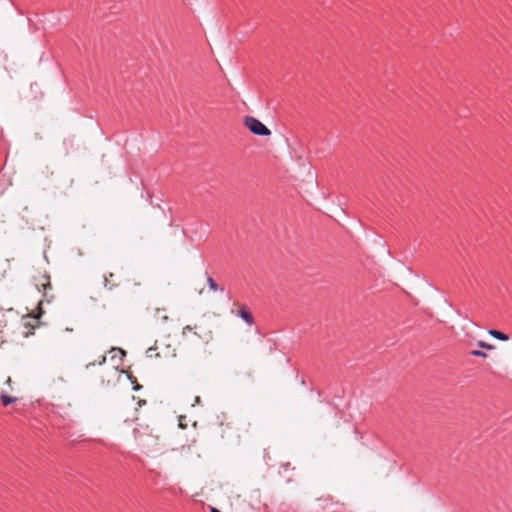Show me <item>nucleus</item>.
I'll return each mask as SVG.
<instances>
[{
    "label": "nucleus",
    "mask_w": 512,
    "mask_h": 512,
    "mask_svg": "<svg viewBox=\"0 0 512 512\" xmlns=\"http://www.w3.org/2000/svg\"><path fill=\"white\" fill-rule=\"evenodd\" d=\"M187 332H192V327L189 325L183 328L182 334L185 335Z\"/></svg>",
    "instance_id": "obj_11"
},
{
    "label": "nucleus",
    "mask_w": 512,
    "mask_h": 512,
    "mask_svg": "<svg viewBox=\"0 0 512 512\" xmlns=\"http://www.w3.org/2000/svg\"><path fill=\"white\" fill-rule=\"evenodd\" d=\"M207 284H208V287L212 290V291H217L219 290V287L218 285L216 284V282L213 280L212 277L210 276H207Z\"/></svg>",
    "instance_id": "obj_6"
},
{
    "label": "nucleus",
    "mask_w": 512,
    "mask_h": 512,
    "mask_svg": "<svg viewBox=\"0 0 512 512\" xmlns=\"http://www.w3.org/2000/svg\"><path fill=\"white\" fill-rule=\"evenodd\" d=\"M57 381H58L59 383H63V382H64V379H63L62 377H59V378L57 379Z\"/></svg>",
    "instance_id": "obj_14"
},
{
    "label": "nucleus",
    "mask_w": 512,
    "mask_h": 512,
    "mask_svg": "<svg viewBox=\"0 0 512 512\" xmlns=\"http://www.w3.org/2000/svg\"><path fill=\"white\" fill-rule=\"evenodd\" d=\"M210 512H221L220 510H218L217 508L215 507H211L210 508Z\"/></svg>",
    "instance_id": "obj_12"
},
{
    "label": "nucleus",
    "mask_w": 512,
    "mask_h": 512,
    "mask_svg": "<svg viewBox=\"0 0 512 512\" xmlns=\"http://www.w3.org/2000/svg\"><path fill=\"white\" fill-rule=\"evenodd\" d=\"M10 383H11V379H10V378H8V379L6 380V384H7V385H10Z\"/></svg>",
    "instance_id": "obj_15"
},
{
    "label": "nucleus",
    "mask_w": 512,
    "mask_h": 512,
    "mask_svg": "<svg viewBox=\"0 0 512 512\" xmlns=\"http://www.w3.org/2000/svg\"><path fill=\"white\" fill-rule=\"evenodd\" d=\"M465 336H466L468 339H470V340H474V337H473V336H471V335H469V334H466Z\"/></svg>",
    "instance_id": "obj_13"
},
{
    "label": "nucleus",
    "mask_w": 512,
    "mask_h": 512,
    "mask_svg": "<svg viewBox=\"0 0 512 512\" xmlns=\"http://www.w3.org/2000/svg\"><path fill=\"white\" fill-rule=\"evenodd\" d=\"M464 321H465L467 326L477 327V324L473 320H471L469 318H465Z\"/></svg>",
    "instance_id": "obj_10"
},
{
    "label": "nucleus",
    "mask_w": 512,
    "mask_h": 512,
    "mask_svg": "<svg viewBox=\"0 0 512 512\" xmlns=\"http://www.w3.org/2000/svg\"><path fill=\"white\" fill-rule=\"evenodd\" d=\"M17 398L13 396H9L5 392L1 393V401L4 406H8L14 402H16Z\"/></svg>",
    "instance_id": "obj_5"
},
{
    "label": "nucleus",
    "mask_w": 512,
    "mask_h": 512,
    "mask_svg": "<svg viewBox=\"0 0 512 512\" xmlns=\"http://www.w3.org/2000/svg\"><path fill=\"white\" fill-rule=\"evenodd\" d=\"M470 354L474 357L487 358V354L485 352H480V350H472Z\"/></svg>",
    "instance_id": "obj_9"
},
{
    "label": "nucleus",
    "mask_w": 512,
    "mask_h": 512,
    "mask_svg": "<svg viewBox=\"0 0 512 512\" xmlns=\"http://www.w3.org/2000/svg\"><path fill=\"white\" fill-rule=\"evenodd\" d=\"M119 352L122 354V355H125V352L123 350H119Z\"/></svg>",
    "instance_id": "obj_16"
},
{
    "label": "nucleus",
    "mask_w": 512,
    "mask_h": 512,
    "mask_svg": "<svg viewBox=\"0 0 512 512\" xmlns=\"http://www.w3.org/2000/svg\"><path fill=\"white\" fill-rule=\"evenodd\" d=\"M296 164L298 166V174H299V176L303 180L305 178H307L311 183L317 185L316 177H315V174L312 171L311 164L308 161L304 160V159H299L296 162Z\"/></svg>",
    "instance_id": "obj_1"
},
{
    "label": "nucleus",
    "mask_w": 512,
    "mask_h": 512,
    "mask_svg": "<svg viewBox=\"0 0 512 512\" xmlns=\"http://www.w3.org/2000/svg\"><path fill=\"white\" fill-rule=\"evenodd\" d=\"M478 347H480L481 349H486V350H494L495 349V346L492 345V344H489L485 341H479L477 343Z\"/></svg>",
    "instance_id": "obj_7"
},
{
    "label": "nucleus",
    "mask_w": 512,
    "mask_h": 512,
    "mask_svg": "<svg viewBox=\"0 0 512 512\" xmlns=\"http://www.w3.org/2000/svg\"><path fill=\"white\" fill-rule=\"evenodd\" d=\"M243 123L245 128H267L261 121L252 116H245Z\"/></svg>",
    "instance_id": "obj_2"
},
{
    "label": "nucleus",
    "mask_w": 512,
    "mask_h": 512,
    "mask_svg": "<svg viewBox=\"0 0 512 512\" xmlns=\"http://www.w3.org/2000/svg\"><path fill=\"white\" fill-rule=\"evenodd\" d=\"M238 316L248 325V326H252L254 324V320H253V317L251 316V314L247 311V309L245 307H242L239 311H238Z\"/></svg>",
    "instance_id": "obj_3"
},
{
    "label": "nucleus",
    "mask_w": 512,
    "mask_h": 512,
    "mask_svg": "<svg viewBox=\"0 0 512 512\" xmlns=\"http://www.w3.org/2000/svg\"><path fill=\"white\" fill-rule=\"evenodd\" d=\"M491 337L499 340V341H508L509 340V335L502 332V331H499V330H495V329H489L488 332H487Z\"/></svg>",
    "instance_id": "obj_4"
},
{
    "label": "nucleus",
    "mask_w": 512,
    "mask_h": 512,
    "mask_svg": "<svg viewBox=\"0 0 512 512\" xmlns=\"http://www.w3.org/2000/svg\"><path fill=\"white\" fill-rule=\"evenodd\" d=\"M253 134L259 135V136H269L271 135V130H250Z\"/></svg>",
    "instance_id": "obj_8"
}]
</instances>
